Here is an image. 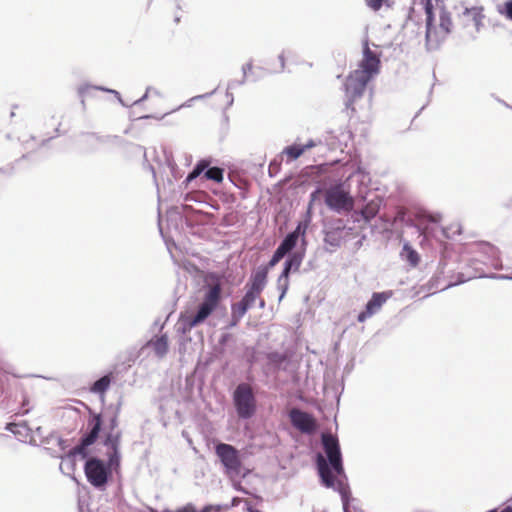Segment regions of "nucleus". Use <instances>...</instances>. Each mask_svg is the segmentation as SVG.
Here are the masks:
<instances>
[{"label":"nucleus","mask_w":512,"mask_h":512,"mask_svg":"<svg viewBox=\"0 0 512 512\" xmlns=\"http://www.w3.org/2000/svg\"><path fill=\"white\" fill-rule=\"evenodd\" d=\"M320 192V190H316L314 192L311 193L310 195V202H309V205H308V209H307V212H306V215H305V219L303 221H301L296 229L294 231H292L291 233H295L296 234V238L299 239L300 236H302V238L304 239L305 237V233H306V230L308 228V226L310 225V222H311V209H312V204L313 202L315 201L316 199V196L317 194Z\"/></svg>","instance_id":"nucleus-17"},{"label":"nucleus","mask_w":512,"mask_h":512,"mask_svg":"<svg viewBox=\"0 0 512 512\" xmlns=\"http://www.w3.org/2000/svg\"><path fill=\"white\" fill-rule=\"evenodd\" d=\"M315 146H317V142L312 139L309 140L306 144L301 145V147L304 149V152L315 147Z\"/></svg>","instance_id":"nucleus-36"},{"label":"nucleus","mask_w":512,"mask_h":512,"mask_svg":"<svg viewBox=\"0 0 512 512\" xmlns=\"http://www.w3.org/2000/svg\"><path fill=\"white\" fill-rule=\"evenodd\" d=\"M248 511H249V512H260L259 510H257V509H253V508H251V507H248Z\"/></svg>","instance_id":"nucleus-47"},{"label":"nucleus","mask_w":512,"mask_h":512,"mask_svg":"<svg viewBox=\"0 0 512 512\" xmlns=\"http://www.w3.org/2000/svg\"><path fill=\"white\" fill-rule=\"evenodd\" d=\"M113 466L110 462L106 464L96 457L89 458L84 466L87 481L96 489H105Z\"/></svg>","instance_id":"nucleus-6"},{"label":"nucleus","mask_w":512,"mask_h":512,"mask_svg":"<svg viewBox=\"0 0 512 512\" xmlns=\"http://www.w3.org/2000/svg\"><path fill=\"white\" fill-rule=\"evenodd\" d=\"M264 306H265V301L263 299H260L259 300V307L260 308H264Z\"/></svg>","instance_id":"nucleus-45"},{"label":"nucleus","mask_w":512,"mask_h":512,"mask_svg":"<svg viewBox=\"0 0 512 512\" xmlns=\"http://www.w3.org/2000/svg\"><path fill=\"white\" fill-rule=\"evenodd\" d=\"M92 89H94V90H101V91H105V92L112 93V94H114V95L117 97L118 101H119L122 105H125V104H124V102H123V100H122V98H121V96H120V94H119V92H118V91H116V90L107 89V88H104V87H101V86L83 85V86H80V87H79V90H78V91H79V94H80L82 97H85L86 95H88V94H89V91H90V90H92Z\"/></svg>","instance_id":"nucleus-24"},{"label":"nucleus","mask_w":512,"mask_h":512,"mask_svg":"<svg viewBox=\"0 0 512 512\" xmlns=\"http://www.w3.org/2000/svg\"><path fill=\"white\" fill-rule=\"evenodd\" d=\"M230 508L229 505H206L201 510L205 512H221L223 510H228Z\"/></svg>","instance_id":"nucleus-31"},{"label":"nucleus","mask_w":512,"mask_h":512,"mask_svg":"<svg viewBox=\"0 0 512 512\" xmlns=\"http://www.w3.org/2000/svg\"><path fill=\"white\" fill-rule=\"evenodd\" d=\"M304 258V252L295 251L291 253L284 263V269L277 280V287L281 291L279 301H281L289 287V274L291 271H298Z\"/></svg>","instance_id":"nucleus-10"},{"label":"nucleus","mask_w":512,"mask_h":512,"mask_svg":"<svg viewBox=\"0 0 512 512\" xmlns=\"http://www.w3.org/2000/svg\"><path fill=\"white\" fill-rule=\"evenodd\" d=\"M323 449L326 457L321 453L316 456V465L321 483L326 488H332L341 495L344 512L348 511L349 488L346 484L342 454L339 441L336 436L323 433L321 436Z\"/></svg>","instance_id":"nucleus-1"},{"label":"nucleus","mask_w":512,"mask_h":512,"mask_svg":"<svg viewBox=\"0 0 512 512\" xmlns=\"http://www.w3.org/2000/svg\"><path fill=\"white\" fill-rule=\"evenodd\" d=\"M485 252L491 254L493 257L497 255V249L490 245L484 246Z\"/></svg>","instance_id":"nucleus-37"},{"label":"nucleus","mask_w":512,"mask_h":512,"mask_svg":"<svg viewBox=\"0 0 512 512\" xmlns=\"http://www.w3.org/2000/svg\"><path fill=\"white\" fill-rule=\"evenodd\" d=\"M289 417L292 425L302 433L310 434L316 429L314 418L307 412L293 408L289 412Z\"/></svg>","instance_id":"nucleus-12"},{"label":"nucleus","mask_w":512,"mask_h":512,"mask_svg":"<svg viewBox=\"0 0 512 512\" xmlns=\"http://www.w3.org/2000/svg\"><path fill=\"white\" fill-rule=\"evenodd\" d=\"M258 70L261 71V72L264 71V69H262L261 67H258Z\"/></svg>","instance_id":"nucleus-48"},{"label":"nucleus","mask_w":512,"mask_h":512,"mask_svg":"<svg viewBox=\"0 0 512 512\" xmlns=\"http://www.w3.org/2000/svg\"><path fill=\"white\" fill-rule=\"evenodd\" d=\"M248 306L244 304V302L239 301L232 305V325H237L238 322L244 317L248 310Z\"/></svg>","instance_id":"nucleus-23"},{"label":"nucleus","mask_w":512,"mask_h":512,"mask_svg":"<svg viewBox=\"0 0 512 512\" xmlns=\"http://www.w3.org/2000/svg\"><path fill=\"white\" fill-rule=\"evenodd\" d=\"M215 453L228 476L236 477L240 474L242 461L239 451L234 446L219 443L215 447Z\"/></svg>","instance_id":"nucleus-8"},{"label":"nucleus","mask_w":512,"mask_h":512,"mask_svg":"<svg viewBox=\"0 0 512 512\" xmlns=\"http://www.w3.org/2000/svg\"><path fill=\"white\" fill-rule=\"evenodd\" d=\"M279 60H280V71H282L284 69V66H285V60H284V54H280L279 55Z\"/></svg>","instance_id":"nucleus-40"},{"label":"nucleus","mask_w":512,"mask_h":512,"mask_svg":"<svg viewBox=\"0 0 512 512\" xmlns=\"http://www.w3.org/2000/svg\"><path fill=\"white\" fill-rule=\"evenodd\" d=\"M101 424V416L94 415L88 422L89 432L82 436L79 445L70 450L68 454L62 458L63 461H72L75 455H82L85 457L87 447L92 445L98 438L99 432L101 430Z\"/></svg>","instance_id":"nucleus-9"},{"label":"nucleus","mask_w":512,"mask_h":512,"mask_svg":"<svg viewBox=\"0 0 512 512\" xmlns=\"http://www.w3.org/2000/svg\"><path fill=\"white\" fill-rule=\"evenodd\" d=\"M146 346L152 348L154 354L157 357L163 358L167 354L169 349L168 336L166 334H162L159 337L156 336L150 339L147 342Z\"/></svg>","instance_id":"nucleus-16"},{"label":"nucleus","mask_w":512,"mask_h":512,"mask_svg":"<svg viewBox=\"0 0 512 512\" xmlns=\"http://www.w3.org/2000/svg\"><path fill=\"white\" fill-rule=\"evenodd\" d=\"M483 8L482 7H471V8H465L463 15L470 17L473 21L474 25L476 26L477 30H479V27L482 24V19L484 18L482 14Z\"/></svg>","instance_id":"nucleus-21"},{"label":"nucleus","mask_w":512,"mask_h":512,"mask_svg":"<svg viewBox=\"0 0 512 512\" xmlns=\"http://www.w3.org/2000/svg\"><path fill=\"white\" fill-rule=\"evenodd\" d=\"M210 161L207 159L200 160L194 169L188 174L186 178V182L190 183L194 179H196L201 173L204 172V176L208 180H213L215 182H222L224 170L219 167H209Z\"/></svg>","instance_id":"nucleus-11"},{"label":"nucleus","mask_w":512,"mask_h":512,"mask_svg":"<svg viewBox=\"0 0 512 512\" xmlns=\"http://www.w3.org/2000/svg\"><path fill=\"white\" fill-rule=\"evenodd\" d=\"M284 256L285 255L282 252H280L278 249H276L272 258L270 259V261L268 262V264L265 268H268V270L270 268H273L282 258H284Z\"/></svg>","instance_id":"nucleus-30"},{"label":"nucleus","mask_w":512,"mask_h":512,"mask_svg":"<svg viewBox=\"0 0 512 512\" xmlns=\"http://www.w3.org/2000/svg\"><path fill=\"white\" fill-rule=\"evenodd\" d=\"M237 504H238V499H237V498H233L232 503H231V505H229V506H230V507H234V506H236Z\"/></svg>","instance_id":"nucleus-42"},{"label":"nucleus","mask_w":512,"mask_h":512,"mask_svg":"<svg viewBox=\"0 0 512 512\" xmlns=\"http://www.w3.org/2000/svg\"><path fill=\"white\" fill-rule=\"evenodd\" d=\"M497 11L500 15L512 21V0H507L503 5H499Z\"/></svg>","instance_id":"nucleus-28"},{"label":"nucleus","mask_w":512,"mask_h":512,"mask_svg":"<svg viewBox=\"0 0 512 512\" xmlns=\"http://www.w3.org/2000/svg\"><path fill=\"white\" fill-rule=\"evenodd\" d=\"M343 226L328 229L325 231L324 242L332 247H340L342 243Z\"/></svg>","instance_id":"nucleus-18"},{"label":"nucleus","mask_w":512,"mask_h":512,"mask_svg":"<svg viewBox=\"0 0 512 512\" xmlns=\"http://www.w3.org/2000/svg\"><path fill=\"white\" fill-rule=\"evenodd\" d=\"M384 0H365L366 5L374 11L380 10Z\"/></svg>","instance_id":"nucleus-32"},{"label":"nucleus","mask_w":512,"mask_h":512,"mask_svg":"<svg viewBox=\"0 0 512 512\" xmlns=\"http://www.w3.org/2000/svg\"><path fill=\"white\" fill-rule=\"evenodd\" d=\"M390 295L391 293L387 292L373 293L371 299L366 304L365 310L359 313L357 317L358 321L364 322L376 314L390 297Z\"/></svg>","instance_id":"nucleus-13"},{"label":"nucleus","mask_w":512,"mask_h":512,"mask_svg":"<svg viewBox=\"0 0 512 512\" xmlns=\"http://www.w3.org/2000/svg\"><path fill=\"white\" fill-rule=\"evenodd\" d=\"M492 278L512 280V276H507V275H493Z\"/></svg>","instance_id":"nucleus-41"},{"label":"nucleus","mask_w":512,"mask_h":512,"mask_svg":"<svg viewBox=\"0 0 512 512\" xmlns=\"http://www.w3.org/2000/svg\"><path fill=\"white\" fill-rule=\"evenodd\" d=\"M484 275L479 273V274H474L473 276H469L467 279H471V278H476V277H483Z\"/></svg>","instance_id":"nucleus-44"},{"label":"nucleus","mask_w":512,"mask_h":512,"mask_svg":"<svg viewBox=\"0 0 512 512\" xmlns=\"http://www.w3.org/2000/svg\"><path fill=\"white\" fill-rule=\"evenodd\" d=\"M282 153L287 155L291 160H295L304 153V149L301 147V145L294 144L287 146Z\"/></svg>","instance_id":"nucleus-26"},{"label":"nucleus","mask_w":512,"mask_h":512,"mask_svg":"<svg viewBox=\"0 0 512 512\" xmlns=\"http://www.w3.org/2000/svg\"><path fill=\"white\" fill-rule=\"evenodd\" d=\"M18 428H20V425L18 424H15V423H9L7 424L6 426V429L14 434H17V433H20Z\"/></svg>","instance_id":"nucleus-35"},{"label":"nucleus","mask_w":512,"mask_h":512,"mask_svg":"<svg viewBox=\"0 0 512 512\" xmlns=\"http://www.w3.org/2000/svg\"><path fill=\"white\" fill-rule=\"evenodd\" d=\"M298 238L295 233H288L277 249L284 255L288 254L297 244Z\"/></svg>","instance_id":"nucleus-22"},{"label":"nucleus","mask_w":512,"mask_h":512,"mask_svg":"<svg viewBox=\"0 0 512 512\" xmlns=\"http://www.w3.org/2000/svg\"><path fill=\"white\" fill-rule=\"evenodd\" d=\"M111 378L109 375H105L94 382L91 387V391L97 394H103L106 392L110 386Z\"/></svg>","instance_id":"nucleus-25"},{"label":"nucleus","mask_w":512,"mask_h":512,"mask_svg":"<svg viewBox=\"0 0 512 512\" xmlns=\"http://www.w3.org/2000/svg\"><path fill=\"white\" fill-rule=\"evenodd\" d=\"M324 202L333 212L348 213L354 207V200L342 184L330 186L324 191Z\"/></svg>","instance_id":"nucleus-5"},{"label":"nucleus","mask_w":512,"mask_h":512,"mask_svg":"<svg viewBox=\"0 0 512 512\" xmlns=\"http://www.w3.org/2000/svg\"><path fill=\"white\" fill-rule=\"evenodd\" d=\"M268 268H258L251 276L250 282L246 284V288L261 293L267 283Z\"/></svg>","instance_id":"nucleus-15"},{"label":"nucleus","mask_w":512,"mask_h":512,"mask_svg":"<svg viewBox=\"0 0 512 512\" xmlns=\"http://www.w3.org/2000/svg\"><path fill=\"white\" fill-rule=\"evenodd\" d=\"M221 292L222 288L219 283L209 286L195 314L181 315L179 325L182 333L190 332L194 327L205 322L217 308L221 300Z\"/></svg>","instance_id":"nucleus-4"},{"label":"nucleus","mask_w":512,"mask_h":512,"mask_svg":"<svg viewBox=\"0 0 512 512\" xmlns=\"http://www.w3.org/2000/svg\"><path fill=\"white\" fill-rule=\"evenodd\" d=\"M120 437V431H110L105 438L104 445L109 450L110 465H118L119 463Z\"/></svg>","instance_id":"nucleus-14"},{"label":"nucleus","mask_w":512,"mask_h":512,"mask_svg":"<svg viewBox=\"0 0 512 512\" xmlns=\"http://www.w3.org/2000/svg\"><path fill=\"white\" fill-rule=\"evenodd\" d=\"M233 401L239 418L249 419L255 414L256 400L248 384L241 383L236 387Z\"/></svg>","instance_id":"nucleus-7"},{"label":"nucleus","mask_w":512,"mask_h":512,"mask_svg":"<svg viewBox=\"0 0 512 512\" xmlns=\"http://www.w3.org/2000/svg\"><path fill=\"white\" fill-rule=\"evenodd\" d=\"M426 13V49L427 51L437 50L451 33L453 22L450 12L443 4L436 3V6L427 2L425 6Z\"/></svg>","instance_id":"nucleus-3"},{"label":"nucleus","mask_w":512,"mask_h":512,"mask_svg":"<svg viewBox=\"0 0 512 512\" xmlns=\"http://www.w3.org/2000/svg\"><path fill=\"white\" fill-rule=\"evenodd\" d=\"M400 256L413 267L417 266L420 261L419 254L408 242L404 243Z\"/></svg>","instance_id":"nucleus-20"},{"label":"nucleus","mask_w":512,"mask_h":512,"mask_svg":"<svg viewBox=\"0 0 512 512\" xmlns=\"http://www.w3.org/2000/svg\"><path fill=\"white\" fill-rule=\"evenodd\" d=\"M242 72H243V79L239 82L231 81L228 84V90L235 88L237 85L243 84L245 81L249 80L250 78H252L253 81H256L262 76V74H255L253 72V65L251 62L246 63L245 65L242 66Z\"/></svg>","instance_id":"nucleus-19"},{"label":"nucleus","mask_w":512,"mask_h":512,"mask_svg":"<svg viewBox=\"0 0 512 512\" xmlns=\"http://www.w3.org/2000/svg\"><path fill=\"white\" fill-rule=\"evenodd\" d=\"M380 59L369 48L368 42L364 43L363 58L358 68L346 79L345 93L348 99L347 107H350L364 94L367 84L379 73Z\"/></svg>","instance_id":"nucleus-2"},{"label":"nucleus","mask_w":512,"mask_h":512,"mask_svg":"<svg viewBox=\"0 0 512 512\" xmlns=\"http://www.w3.org/2000/svg\"><path fill=\"white\" fill-rule=\"evenodd\" d=\"M492 265H493V267H494L495 269H499V268H500V266L498 265V260L493 261V262H492Z\"/></svg>","instance_id":"nucleus-43"},{"label":"nucleus","mask_w":512,"mask_h":512,"mask_svg":"<svg viewBox=\"0 0 512 512\" xmlns=\"http://www.w3.org/2000/svg\"><path fill=\"white\" fill-rule=\"evenodd\" d=\"M376 214L377 208L372 204L366 205V207L362 210V216L366 221H370L376 216Z\"/></svg>","instance_id":"nucleus-29"},{"label":"nucleus","mask_w":512,"mask_h":512,"mask_svg":"<svg viewBox=\"0 0 512 512\" xmlns=\"http://www.w3.org/2000/svg\"><path fill=\"white\" fill-rule=\"evenodd\" d=\"M246 289H247L246 293H245V295L243 296V298L241 300L250 309V308H252L254 306L256 300L260 297L261 293L252 291L249 288H246Z\"/></svg>","instance_id":"nucleus-27"},{"label":"nucleus","mask_w":512,"mask_h":512,"mask_svg":"<svg viewBox=\"0 0 512 512\" xmlns=\"http://www.w3.org/2000/svg\"><path fill=\"white\" fill-rule=\"evenodd\" d=\"M215 92L212 91L210 93H206V94H203V95H198V96H195V97H192L187 103L181 105L180 107H184V106H190V102L194 101V100H197V99H202V98H206V97H209L211 96L213 93Z\"/></svg>","instance_id":"nucleus-33"},{"label":"nucleus","mask_w":512,"mask_h":512,"mask_svg":"<svg viewBox=\"0 0 512 512\" xmlns=\"http://www.w3.org/2000/svg\"><path fill=\"white\" fill-rule=\"evenodd\" d=\"M117 424H118V422H117V416L115 415V416H113V417L111 418V420H110V429H111V431H114V430H115V428L117 427Z\"/></svg>","instance_id":"nucleus-39"},{"label":"nucleus","mask_w":512,"mask_h":512,"mask_svg":"<svg viewBox=\"0 0 512 512\" xmlns=\"http://www.w3.org/2000/svg\"><path fill=\"white\" fill-rule=\"evenodd\" d=\"M151 94L159 95L160 93L156 89L152 88Z\"/></svg>","instance_id":"nucleus-46"},{"label":"nucleus","mask_w":512,"mask_h":512,"mask_svg":"<svg viewBox=\"0 0 512 512\" xmlns=\"http://www.w3.org/2000/svg\"><path fill=\"white\" fill-rule=\"evenodd\" d=\"M151 91H152V87H148L146 89L145 94L138 100H135L133 105H138V104L142 103L143 101H145L148 98V96L151 94Z\"/></svg>","instance_id":"nucleus-34"},{"label":"nucleus","mask_w":512,"mask_h":512,"mask_svg":"<svg viewBox=\"0 0 512 512\" xmlns=\"http://www.w3.org/2000/svg\"><path fill=\"white\" fill-rule=\"evenodd\" d=\"M449 230H452L453 235H460L462 233L461 226L459 224L451 226Z\"/></svg>","instance_id":"nucleus-38"}]
</instances>
